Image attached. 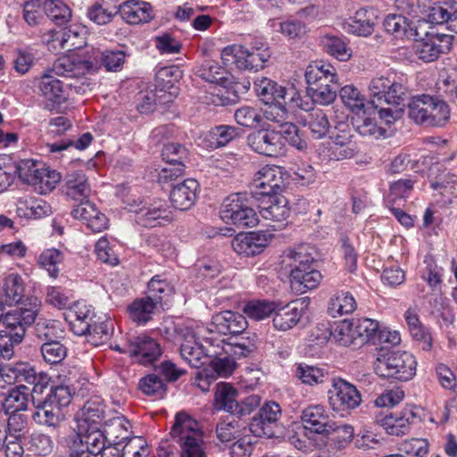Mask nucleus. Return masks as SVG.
<instances>
[{"instance_id": "864d4df0", "label": "nucleus", "mask_w": 457, "mask_h": 457, "mask_svg": "<svg viewBox=\"0 0 457 457\" xmlns=\"http://www.w3.org/2000/svg\"><path fill=\"white\" fill-rule=\"evenodd\" d=\"M330 337L343 346L358 345L356 342L353 323L343 320L332 327Z\"/></svg>"}, {"instance_id": "1a4fd4ad", "label": "nucleus", "mask_w": 457, "mask_h": 457, "mask_svg": "<svg viewBox=\"0 0 457 457\" xmlns=\"http://www.w3.org/2000/svg\"><path fill=\"white\" fill-rule=\"evenodd\" d=\"M220 214L221 220L227 224L241 228H252L259 223L257 213L242 194L228 196L222 204Z\"/></svg>"}, {"instance_id": "7ed1b4c3", "label": "nucleus", "mask_w": 457, "mask_h": 457, "mask_svg": "<svg viewBox=\"0 0 457 457\" xmlns=\"http://www.w3.org/2000/svg\"><path fill=\"white\" fill-rule=\"evenodd\" d=\"M314 262L313 249L305 245L284 252L281 264L289 272L291 288L297 294H303L320 285L322 276L314 267Z\"/></svg>"}, {"instance_id": "7c9ffc66", "label": "nucleus", "mask_w": 457, "mask_h": 457, "mask_svg": "<svg viewBox=\"0 0 457 457\" xmlns=\"http://www.w3.org/2000/svg\"><path fill=\"white\" fill-rule=\"evenodd\" d=\"M375 20L373 9L361 8L355 12L354 16L344 21L343 29L347 33L368 37L374 30Z\"/></svg>"}, {"instance_id": "0eeeda50", "label": "nucleus", "mask_w": 457, "mask_h": 457, "mask_svg": "<svg viewBox=\"0 0 457 457\" xmlns=\"http://www.w3.org/2000/svg\"><path fill=\"white\" fill-rule=\"evenodd\" d=\"M270 52L263 45L246 48L242 45H230L221 51V59L226 65H236L239 70L257 71L264 67Z\"/></svg>"}, {"instance_id": "2f4dec72", "label": "nucleus", "mask_w": 457, "mask_h": 457, "mask_svg": "<svg viewBox=\"0 0 457 457\" xmlns=\"http://www.w3.org/2000/svg\"><path fill=\"white\" fill-rule=\"evenodd\" d=\"M303 428L310 433L323 435L331 420L326 408L321 404L310 405L303 409L301 416Z\"/></svg>"}, {"instance_id": "bf43d9fd", "label": "nucleus", "mask_w": 457, "mask_h": 457, "mask_svg": "<svg viewBox=\"0 0 457 457\" xmlns=\"http://www.w3.org/2000/svg\"><path fill=\"white\" fill-rule=\"evenodd\" d=\"M268 24L273 30L280 32L288 38L299 37L305 33L304 25L298 21L287 20L282 21L272 19L269 20Z\"/></svg>"}, {"instance_id": "f3484780", "label": "nucleus", "mask_w": 457, "mask_h": 457, "mask_svg": "<svg viewBox=\"0 0 457 457\" xmlns=\"http://www.w3.org/2000/svg\"><path fill=\"white\" fill-rule=\"evenodd\" d=\"M307 306L308 301L302 298L275 310L272 319L273 327L279 331L293 328L301 320Z\"/></svg>"}, {"instance_id": "423d86ee", "label": "nucleus", "mask_w": 457, "mask_h": 457, "mask_svg": "<svg viewBox=\"0 0 457 457\" xmlns=\"http://www.w3.org/2000/svg\"><path fill=\"white\" fill-rule=\"evenodd\" d=\"M374 370L379 377L408 381L416 374L417 361L409 352L382 353L374 362Z\"/></svg>"}, {"instance_id": "f704fd0d", "label": "nucleus", "mask_w": 457, "mask_h": 457, "mask_svg": "<svg viewBox=\"0 0 457 457\" xmlns=\"http://www.w3.org/2000/svg\"><path fill=\"white\" fill-rule=\"evenodd\" d=\"M85 32L83 28L71 26L52 35V41L57 43L65 51H72L82 47L85 44Z\"/></svg>"}, {"instance_id": "4d7b16f0", "label": "nucleus", "mask_w": 457, "mask_h": 457, "mask_svg": "<svg viewBox=\"0 0 457 457\" xmlns=\"http://www.w3.org/2000/svg\"><path fill=\"white\" fill-rule=\"evenodd\" d=\"M61 179L59 172L43 167L39 174H37L31 183L39 194L46 195L55 188L57 183Z\"/></svg>"}, {"instance_id": "680f3d73", "label": "nucleus", "mask_w": 457, "mask_h": 457, "mask_svg": "<svg viewBox=\"0 0 457 457\" xmlns=\"http://www.w3.org/2000/svg\"><path fill=\"white\" fill-rule=\"evenodd\" d=\"M327 373L320 368L300 363L295 371V376L303 383L310 386L321 384L324 382Z\"/></svg>"}, {"instance_id": "c85d7f7f", "label": "nucleus", "mask_w": 457, "mask_h": 457, "mask_svg": "<svg viewBox=\"0 0 457 457\" xmlns=\"http://www.w3.org/2000/svg\"><path fill=\"white\" fill-rule=\"evenodd\" d=\"M93 318L94 311L91 305L83 301L74 303L66 313L71 330L78 336H83L88 332Z\"/></svg>"}, {"instance_id": "f257e3e1", "label": "nucleus", "mask_w": 457, "mask_h": 457, "mask_svg": "<svg viewBox=\"0 0 457 457\" xmlns=\"http://www.w3.org/2000/svg\"><path fill=\"white\" fill-rule=\"evenodd\" d=\"M212 331L204 325L178 328L176 332L178 339L181 341V358L196 369L210 359V366L217 377H228L236 367V358L223 349V340L217 339V347L214 346V338L207 337Z\"/></svg>"}, {"instance_id": "338daca9", "label": "nucleus", "mask_w": 457, "mask_h": 457, "mask_svg": "<svg viewBox=\"0 0 457 457\" xmlns=\"http://www.w3.org/2000/svg\"><path fill=\"white\" fill-rule=\"evenodd\" d=\"M62 333L60 323L54 320H39L35 326L37 337L46 342L55 340L61 337Z\"/></svg>"}, {"instance_id": "a211bd4d", "label": "nucleus", "mask_w": 457, "mask_h": 457, "mask_svg": "<svg viewBox=\"0 0 457 457\" xmlns=\"http://www.w3.org/2000/svg\"><path fill=\"white\" fill-rule=\"evenodd\" d=\"M204 326L212 328V333L207 334V337H212L214 331L220 335L241 334L246 329L248 323L243 314L232 311H224L215 314L209 326Z\"/></svg>"}, {"instance_id": "aec40b11", "label": "nucleus", "mask_w": 457, "mask_h": 457, "mask_svg": "<svg viewBox=\"0 0 457 457\" xmlns=\"http://www.w3.org/2000/svg\"><path fill=\"white\" fill-rule=\"evenodd\" d=\"M254 90L260 100L266 104L280 101L285 102L287 96H290V99L294 101L295 96L297 94L293 87L288 88L282 87L264 77L255 79Z\"/></svg>"}, {"instance_id": "052dcab7", "label": "nucleus", "mask_w": 457, "mask_h": 457, "mask_svg": "<svg viewBox=\"0 0 457 457\" xmlns=\"http://www.w3.org/2000/svg\"><path fill=\"white\" fill-rule=\"evenodd\" d=\"M428 126L443 127L450 120V108L448 104L439 99L432 97V104L429 108Z\"/></svg>"}, {"instance_id": "dca6fc26", "label": "nucleus", "mask_w": 457, "mask_h": 457, "mask_svg": "<svg viewBox=\"0 0 457 457\" xmlns=\"http://www.w3.org/2000/svg\"><path fill=\"white\" fill-rule=\"evenodd\" d=\"M170 434L181 448L203 444V434L198 422L183 411L177 413Z\"/></svg>"}, {"instance_id": "0e129e2a", "label": "nucleus", "mask_w": 457, "mask_h": 457, "mask_svg": "<svg viewBox=\"0 0 457 457\" xmlns=\"http://www.w3.org/2000/svg\"><path fill=\"white\" fill-rule=\"evenodd\" d=\"M356 342L361 345L378 334V323L371 319H361L353 323Z\"/></svg>"}, {"instance_id": "6e6552de", "label": "nucleus", "mask_w": 457, "mask_h": 457, "mask_svg": "<svg viewBox=\"0 0 457 457\" xmlns=\"http://www.w3.org/2000/svg\"><path fill=\"white\" fill-rule=\"evenodd\" d=\"M66 442L70 448V457L76 453L79 456L86 453L88 457H97L99 454L102 457H107V452L112 450V445L108 444V436L98 427L88 428L84 437L80 434L72 432Z\"/></svg>"}, {"instance_id": "412c9836", "label": "nucleus", "mask_w": 457, "mask_h": 457, "mask_svg": "<svg viewBox=\"0 0 457 457\" xmlns=\"http://www.w3.org/2000/svg\"><path fill=\"white\" fill-rule=\"evenodd\" d=\"M268 200L260 205V215L267 220L273 222L272 227L278 228L285 226L290 214L287 198L280 195L267 196Z\"/></svg>"}, {"instance_id": "c9c22d12", "label": "nucleus", "mask_w": 457, "mask_h": 457, "mask_svg": "<svg viewBox=\"0 0 457 457\" xmlns=\"http://www.w3.org/2000/svg\"><path fill=\"white\" fill-rule=\"evenodd\" d=\"M79 419L88 425V428L104 425L106 419L105 405L99 397H93L87 400L80 411Z\"/></svg>"}, {"instance_id": "e433bc0d", "label": "nucleus", "mask_w": 457, "mask_h": 457, "mask_svg": "<svg viewBox=\"0 0 457 457\" xmlns=\"http://www.w3.org/2000/svg\"><path fill=\"white\" fill-rule=\"evenodd\" d=\"M237 390L229 383L220 382L216 385L213 407L217 411L234 413L237 403Z\"/></svg>"}, {"instance_id": "603ef678", "label": "nucleus", "mask_w": 457, "mask_h": 457, "mask_svg": "<svg viewBox=\"0 0 457 457\" xmlns=\"http://www.w3.org/2000/svg\"><path fill=\"white\" fill-rule=\"evenodd\" d=\"M44 10L47 17L57 25L66 24L71 18V10L62 0H46Z\"/></svg>"}, {"instance_id": "09e8293b", "label": "nucleus", "mask_w": 457, "mask_h": 457, "mask_svg": "<svg viewBox=\"0 0 457 457\" xmlns=\"http://www.w3.org/2000/svg\"><path fill=\"white\" fill-rule=\"evenodd\" d=\"M320 44L326 53L340 61H346L351 56V50L345 41L337 35L326 34L322 36Z\"/></svg>"}, {"instance_id": "c756f323", "label": "nucleus", "mask_w": 457, "mask_h": 457, "mask_svg": "<svg viewBox=\"0 0 457 457\" xmlns=\"http://www.w3.org/2000/svg\"><path fill=\"white\" fill-rule=\"evenodd\" d=\"M268 245V238L261 232L238 234L232 240L233 250L240 255L253 256L261 253Z\"/></svg>"}, {"instance_id": "a19ab883", "label": "nucleus", "mask_w": 457, "mask_h": 457, "mask_svg": "<svg viewBox=\"0 0 457 457\" xmlns=\"http://www.w3.org/2000/svg\"><path fill=\"white\" fill-rule=\"evenodd\" d=\"M237 137V129L220 125L208 131L203 139L205 147L215 149L225 146Z\"/></svg>"}, {"instance_id": "37998d69", "label": "nucleus", "mask_w": 457, "mask_h": 457, "mask_svg": "<svg viewBox=\"0 0 457 457\" xmlns=\"http://www.w3.org/2000/svg\"><path fill=\"white\" fill-rule=\"evenodd\" d=\"M158 305L148 295L137 299L129 306V317L137 324H145L152 319L154 312Z\"/></svg>"}, {"instance_id": "6e6d98bb", "label": "nucleus", "mask_w": 457, "mask_h": 457, "mask_svg": "<svg viewBox=\"0 0 457 457\" xmlns=\"http://www.w3.org/2000/svg\"><path fill=\"white\" fill-rule=\"evenodd\" d=\"M24 292V286L21 277L17 273L7 275L4 282V293L5 303L14 304L21 301Z\"/></svg>"}, {"instance_id": "5701e85b", "label": "nucleus", "mask_w": 457, "mask_h": 457, "mask_svg": "<svg viewBox=\"0 0 457 457\" xmlns=\"http://www.w3.org/2000/svg\"><path fill=\"white\" fill-rule=\"evenodd\" d=\"M415 415L410 410L396 413H379L376 416L375 421L381 426L387 434L392 436L405 435L411 428Z\"/></svg>"}, {"instance_id": "393cba45", "label": "nucleus", "mask_w": 457, "mask_h": 457, "mask_svg": "<svg viewBox=\"0 0 457 457\" xmlns=\"http://www.w3.org/2000/svg\"><path fill=\"white\" fill-rule=\"evenodd\" d=\"M198 191V182L193 179H187L173 186L170 194V203L174 208L187 211L195 204Z\"/></svg>"}, {"instance_id": "2eb2a0df", "label": "nucleus", "mask_w": 457, "mask_h": 457, "mask_svg": "<svg viewBox=\"0 0 457 457\" xmlns=\"http://www.w3.org/2000/svg\"><path fill=\"white\" fill-rule=\"evenodd\" d=\"M253 187L256 195H278L284 187L283 171L280 167L266 165L254 175Z\"/></svg>"}, {"instance_id": "de8ad7c7", "label": "nucleus", "mask_w": 457, "mask_h": 457, "mask_svg": "<svg viewBox=\"0 0 457 457\" xmlns=\"http://www.w3.org/2000/svg\"><path fill=\"white\" fill-rule=\"evenodd\" d=\"M432 104V96L422 95L415 96L409 104V116L417 124L428 126L429 110Z\"/></svg>"}, {"instance_id": "9d476101", "label": "nucleus", "mask_w": 457, "mask_h": 457, "mask_svg": "<svg viewBox=\"0 0 457 457\" xmlns=\"http://www.w3.org/2000/svg\"><path fill=\"white\" fill-rule=\"evenodd\" d=\"M328 395L332 410L341 415L349 413L361 403V395L356 386L342 378L333 379Z\"/></svg>"}, {"instance_id": "bb28decb", "label": "nucleus", "mask_w": 457, "mask_h": 457, "mask_svg": "<svg viewBox=\"0 0 457 457\" xmlns=\"http://www.w3.org/2000/svg\"><path fill=\"white\" fill-rule=\"evenodd\" d=\"M305 79L308 86L334 87L338 85L336 68L330 63L315 62L308 65L305 71Z\"/></svg>"}, {"instance_id": "774afa93", "label": "nucleus", "mask_w": 457, "mask_h": 457, "mask_svg": "<svg viewBox=\"0 0 457 457\" xmlns=\"http://www.w3.org/2000/svg\"><path fill=\"white\" fill-rule=\"evenodd\" d=\"M41 353L47 363L56 364L65 358L67 350L59 341L51 340L41 345Z\"/></svg>"}, {"instance_id": "58836bf2", "label": "nucleus", "mask_w": 457, "mask_h": 457, "mask_svg": "<svg viewBox=\"0 0 457 457\" xmlns=\"http://www.w3.org/2000/svg\"><path fill=\"white\" fill-rule=\"evenodd\" d=\"M104 428L109 445H120L129 436V421L122 415L108 418Z\"/></svg>"}, {"instance_id": "13d9d810", "label": "nucleus", "mask_w": 457, "mask_h": 457, "mask_svg": "<svg viewBox=\"0 0 457 457\" xmlns=\"http://www.w3.org/2000/svg\"><path fill=\"white\" fill-rule=\"evenodd\" d=\"M234 117L237 123L243 127L255 129L264 126L262 112L255 107L242 106L235 112Z\"/></svg>"}, {"instance_id": "39448f33", "label": "nucleus", "mask_w": 457, "mask_h": 457, "mask_svg": "<svg viewBox=\"0 0 457 457\" xmlns=\"http://www.w3.org/2000/svg\"><path fill=\"white\" fill-rule=\"evenodd\" d=\"M32 402L33 420L39 425L57 427L64 420L63 408L71 403V394L66 386H52L45 397H35Z\"/></svg>"}, {"instance_id": "6ab92c4d", "label": "nucleus", "mask_w": 457, "mask_h": 457, "mask_svg": "<svg viewBox=\"0 0 457 457\" xmlns=\"http://www.w3.org/2000/svg\"><path fill=\"white\" fill-rule=\"evenodd\" d=\"M129 353L130 356L142 365L153 364L162 353L160 344L147 336H140L131 341Z\"/></svg>"}, {"instance_id": "473e14b6", "label": "nucleus", "mask_w": 457, "mask_h": 457, "mask_svg": "<svg viewBox=\"0 0 457 457\" xmlns=\"http://www.w3.org/2000/svg\"><path fill=\"white\" fill-rule=\"evenodd\" d=\"M64 193L75 201L87 199L91 193L86 175L81 171L69 172L64 178Z\"/></svg>"}, {"instance_id": "b1692460", "label": "nucleus", "mask_w": 457, "mask_h": 457, "mask_svg": "<svg viewBox=\"0 0 457 457\" xmlns=\"http://www.w3.org/2000/svg\"><path fill=\"white\" fill-rule=\"evenodd\" d=\"M281 416L280 406L273 401L267 402L262 406L258 414L252 419L250 430L257 436L271 434L270 425L275 424Z\"/></svg>"}, {"instance_id": "ea45409f", "label": "nucleus", "mask_w": 457, "mask_h": 457, "mask_svg": "<svg viewBox=\"0 0 457 457\" xmlns=\"http://www.w3.org/2000/svg\"><path fill=\"white\" fill-rule=\"evenodd\" d=\"M323 436L327 437L334 449L339 450L351 442L353 428L351 425L331 421Z\"/></svg>"}, {"instance_id": "a878e982", "label": "nucleus", "mask_w": 457, "mask_h": 457, "mask_svg": "<svg viewBox=\"0 0 457 457\" xmlns=\"http://www.w3.org/2000/svg\"><path fill=\"white\" fill-rule=\"evenodd\" d=\"M353 117V125L362 137L378 139L386 134V129L377 123V106L368 104L366 109Z\"/></svg>"}, {"instance_id": "5fc2aeb1", "label": "nucleus", "mask_w": 457, "mask_h": 457, "mask_svg": "<svg viewBox=\"0 0 457 457\" xmlns=\"http://www.w3.org/2000/svg\"><path fill=\"white\" fill-rule=\"evenodd\" d=\"M339 94L345 105L347 106L354 115L361 113L360 112L366 109L368 104H371L370 103L365 102L364 96L360 93L358 88L353 86L347 85L343 87Z\"/></svg>"}, {"instance_id": "8fccbe9b", "label": "nucleus", "mask_w": 457, "mask_h": 457, "mask_svg": "<svg viewBox=\"0 0 457 457\" xmlns=\"http://www.w3.org/2000/svg\"><path fill=\"white\" fill-rule=\"evenodd\" d=\"M17 212L27 219H40L51 213V206L42 199H29L20 202Z\"/></svg>"}, {"instance_id": "4468645a", "label": "nucleus", "mask_w": 457, "mask_h": 457, "mask_svg": "<svg viewBox=\"0 0 457 457\" xmlns=\"http://www.w3.org/2000/svg\"><path fill=\"white\" fill-rule=\"evenodd\" d=\"M453 37L446 34H430L425 38L416 41L414 53L416 56L425 62H430L440 54L450 51Z\"/></svg>"}, {"instance_id": "e2e57ef3", "label": "nucleus", "mask_w": 457, "mask_h": 457, "mask_svg": "<svg viewBox=\"0 0 457 457\" xmlns=\"http://www.w3.org/2000/svg\"><path fill=\"white\" fill-rule=\"evenodd\" d=\"M63 254L55 248L45 250L38 258V262L44 268L50 277L55 278L58 276V265L62 262Z\"/></svg>"}, {"instance_id": "79ce46f5", "label": "nucleus", "mask_w": 457, "mask_h": 457, "mask_svg": "<svg viewBox=\"0 0 457 457\" xmlns=\"http://www.w3.org/2000/svg\"><path fill=\"white\" fill-rule=\"evenodd\" d=\"M173 291V286L162 275H155L148 282L147 295L161 306L169 302Z\"/></svg>"}, {"instance_id": "4c0bfd02", "label": "nucleus", "mask_w": 457, "mask_h": 457, "mask_svg": "<svg viewBox=\"0 0 457 457\" xmlns=\"http://www.w3.org/2000/svg\"><path fill=\"white\" fill-rule=\"evenodd\" d=\"M357 308L353 295L348 291H337L329 300L328 312L336 318L353 313Z\"/></svg>"}, {"instance_id": "f03ea898", "label": "nucleus", "mask_w": 457, "mask_h": 457, "mask_svg": "<svg viewBox=\"0 0 457 457\" xmlns=\"http://www.w3.org/2000/svg\"><path fill=\"white\" fill-rule=\"evenodd\" d=\"M124 60L125 54L122 51L94 50L91 54H72L57 58L54 62V71L65 78L75 79L68 87L77 94L83 95L91 90L89 76L95 74L101 64L107 71H115L123 65Z\"/></svg>"}, {"instance_id": "ddd939ff", "label": "nucleus", "mask_w": 457, "mask_h": 457, "mask_svg": "<svg viewBox=\"0 0 457 457\" xmlns=\"http://www.w3.org/2000/svg\"><path fill=\"white\" fill-rule=\"evenodd\" d=\"M336 132L330 137L331 143L328 147V157L330 160L340 161L353 157L358 149L356 142L353 139L352 128L348 122H338L335 126Z\"/></svg>"}, {"instance_id": "a18cd8bd", "label": "nucleus", "mask_w": 457, "mask_h": 457, "mask_svg": "<svg viewBox=\"0 0 457 457\" xmlns=\"http://www.w3.org/2000/svg\"><path fill=\"white\" fill-rule=\"evenodd\" d=\"M30 395V389L26 386L11 389L3 403L6 412L14 413L26 410Z\"/></svg>"}, {"instance_id": "9b49d317", "label": "nucleus", "mask_w": 457, "mask_h": 457, "mask_svg": "<svg viewBox=\"0 0 457 457\" xmlns=\"http://www.w3.org/2000/svg\"><path fill=\"white\" fill-rule=\"evenodd\" d=\"M252 151L268 157H279L286 153L282 135L276 129H262L250 133L246 138Z\"/></svg>"}, {"instance_id": "20e7f679", "label": "nucleus", "mask_w": 457, "mask_h": 457, "mask_svg": "<svg viewBox=\"0 0 457 457\" xmlns=\"http://www.w3.org/2000/svg\"><path fill=\"white\" fill-rule=\"evenodd\" d=\"M41 302L31 297L24 307L17 308L4 319V329L0 330V356L10 360L14 354V346L21 343L27 327L34 323L40 311Z\"/></svg>"}, {"instance_id": "c03bdc74", "label": "nucleus", "mask_w": 457, "mask_h": 457, "mask_svg": "<svg viewBox=\"0 0 457 457\" xmlns=\"http://www.w3.org/2000/svg\"><path fill=\"white\" fill-rule=\"evenodd\" d=\"M92 135L90 133H84L75 143L73 140H62L59 142L47 144L46 147L52 157L55 160L62 159L67 156L70 148L74 145L76 149L84 150L92 142Z\"/></svg>"}, {"instance_id": "f8f14e48", "label": "nucleus", "mask_w": 457, "mask_h": 457, "mask_svg": "<svg viewBox=\"0 0 457 457\" xmlns=\"http://www.w3.org/2000/svg\"><path fill=\"white\" fill-rule=\"evenodd\" d=\"M54 75L59 76L54 71L53 65L51 69L46 70L36 79L39 95L46 101L45 108L50 111L60 107L68 100V93L63 87V83L56 79ZM60 77L62 76L60 75Z\"/></svg>"}, {"instance_id": "4be33fe9", "label": "nucleus", "mask_w": 457, "mask_h": 457, "mask_svg": "<svg viewBox=\"0 0 457 457\" xmlns=\"http://www.w3.org/2000/svg\"><path fill=\"white\" fill-rule=\"evenodd\" d=\"M118 12L128 24L132 25L147 23L154 18L152 4L143 0H126L118 7Z\"/></svg>"}, {"instance_id": "69168bd1", "label": "nucleus", "mask_w": 457, "mask_h": 457, "mask_svg": "<svg viewBox=\"0 0 457 457\" xmlns=\"http://www.w3.org/2000/svg\"><path fill=\"white\" fill-rule=\"evenodd\" d=\"M112 333V321H102L96 322L92 321L90 323V329L85 336L87 337V341L94 345H98L104 341L107 340Z\"/></svg>"}, {"instance_id": "cd10ccee", "label": "nucleus", "mask_w": 457, "mask_h": 457, "mask_svg": "<svg viewBox=\"0 0 457 457\" xmlns=\"http://www.w3.org/2000/svg\"><path fill=\"white\" fill-rule=\"evenodd\" d=\"M76 220H80L94 232H101L108 226L106 216L89 201H83L71 212Z\"/></svg>"}, {"instance_id": "72a5a7b5", "label": "nucleus", "mask_w": 457, "mask_h": 457, "mask_svg": "<svg viewBox=\"0 0 457 457\" xmlns=\"http://www.w3.org/2000/svg\"><path fill=\"white\" fill-rule=\"evenodd\" d=\"M303 125L307 128L313 139L325 137L330 129L327 113L322 109H312L303 117Z\"/></svg>"}, {"instance_id": "3c124183", "label": "nucleus", "mask_w": 457, "mask_h": 457, "mask_svg": "<svg viewBox=\"0 0 457 457\" xmlns=\"http://www.w3.org/2000/svg\"><path fill=\"white\" fill-rule=\"evenodd\" d=\"M256 342L257 337L255 335L247 337L242 336L232 343H223V349L227 353H230L235 358H244L247 357L256 350Z\"/></svg>"}, {"instance_id": "49530a36", "label": "nucleus", "mask_w": 457, "mask_h": 457, "mask_svg": "<svg viewBox=\"0 0 457 457\" xmlns=\"http://www.w3.org/2000/svg\"><path fill=\"white\" fill-rule=\"evenodd\" d=\"M170 212L166 204L162 201L154 203L146 209H140L137 212V222L144 227H155L156 221L160 219H168Z\"/></svg>"}]
</instances>
